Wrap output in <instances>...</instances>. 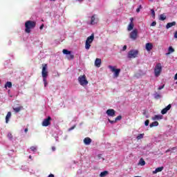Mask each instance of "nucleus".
I'll return each mask as SVG.
<instances>
[{
  "label": "nucleus",
  "mask_w": 177,
  "mask_h": 177,
  "mask_svg": "<svg viewBox=\"0 0 177 177\" xmlns=\"http://www.w3.org/2000/svg\"><path fill=\"white\" fill-rule=\"evenodd\" d=\"M35 26H37V22L35 21H26L25 22V32L30 34V32H31V30H34V28H35Z\"/></svg>",
  "instance_id": "f257e3e1"
},
{
  "label": "nucleus",
  "mask_w": 177,
  "mask_h": 177,
  "mask_svg": "<svg viewBox=\"0 0 177 177\" xmlns=\"http://www.w3.org/2000/svg\"><path fill=\"white\" fill-rule=\"evenodd\" d=\"M93 39H95L94 34H91V36L87 37L85 43V49H86L87 50H89V49H91V44L93 42Z\"/></svg>",
  "instance_id": "f03ea898"
},
{
  "label": "nucleus",
  "mask_w": 177,
  "mask_h": 177,
  "mask_svg": "<svg viewBox=\"0 0 177 177\" xmlns=\"http://www.w3.org/2000/svg\"><path fill=\"white\" fill-rule=\"evenodd\" d=\"M139 55V51L138 50H131L129 51L127 57L128 59H136Z\"/></svg>",
  "instance_id": "7ed1b4c3"
},
{
  "label": "nucleus",
  "mask_w": 177,
  "mask_h": 177,
  "mask_svg": "<svg viewBox=\"0 0 177 177\" xmlns=\"http://www.w3.org/2000/svg\"><path fill=\"white\" fill-rule=\"evenodd\" d=\"M116 68L117 66H113L111 65H109L108 66V68L111 69V73H114V77H115V78H118V77L120 76V73H121V69Z\"/></svg>",
  "instance_id": "20e7f679"
},
{
  "label": "nucleus",
  "mask_w": 177,
  "mask_h": 177,
  "mask_svg": "<svg viewBox=\"0 0 177 177\" xmlns=\"http://www.w3.org/2000/svg\"><path fill=\"white\" fill-rule=\"evenodd\" d=\"M161 71H162L161 63H158L154 68L155 77H158L161 74Z\"/></svg>",
  "instance_id": "39448f33"
},
{
  "label": "nucleus",
  "mask_w": 177,
  "mask_h": 177,
  "mask_svg": "<svg viewBox=\"0 0 177 177\" xmlns=\"http://www.w3.org/2000/svg\"><path fill=\"white\" fill-rule=\"evenodd\" d=\"M78 82L82 85V86H85L88 84V80H86V75H82L78 77Z\"/></svg>",
  "instance_id": "423d86ee"
},
{
  "label": "nucleus",
  "mask_w": 177,
  "mask_h": 177,
  "mask_svg": "<svg viewBox=\"0 0 177 177\" xmlns=\"http://www.w3.org/2000/svg\"><path fill=\"white\" fill-rule=\"evenodd\" d=\"M62 53H64V55H67L68 60H74V55L71 54V51L67 49H64Z\"/></svg>",
  "instance_id": "0eeeda50"
},
{
  "label": "nucleus",
  "mask_w": 177,
  "mask_h": 177,
  "mask_svg": "<svg viewBox=\"0 0 177 177\" xmlns=\"http://www.w3.org/2000/svg\"><path fill=\"white\" fill-rule=\"evenodd\" d=\"M43 68L41 71V75L43 78H47L48 77V64H42Z\"/></svg>",
  "instance_id": "6e6552de"
},
{
  "label": "nucleus",
  "mask_w": 177,
  "mask_h": 177,
  "mask_svg": "<svg viewBox=\"0 0 177 177\" xmlns=\"http://www.w3.org/2000/svg\"><path fill=\"white\" fill-rule=\"evenodd\" d=\"M129 38H131V39H133V41L136 40V39L138 38V30L137 29H134L133 31H131L130 32Z\"/></svg>",
  "instance_id": "1a4fd4ad"
},
{
  "label": "nucleus",
  "mask_w": 177,
  "mask_h": 177,
  "mask_svg": "<svg viewBox=\"0 0 177 177\" xmlns=\"http://www.w3.org/2000/svg\"><path fill=\"white\" fill-rule=\"evenodd\" d=\"M51 121H52V118L50 116H48L47 118L43 120L41 123L42 127H49Z\"/></svg>",
  "instance_id": "9d476101"
},
{
  "label": "nucleus",
  "mask_w": 177,
  "mask_h": 177,
  "mask_svg": "<svg viewBox=\"0 0 177 177\" xmlns=\"http://www.w3.org/2000/svg\"><path fill=\"white\" fill-rule=\"evenodd\" d=\"M98 21L99 19L96 18V15H94L91 17L90 24H91V26H94V24H97Z\"/></svg>",
  "instance_id": "9b49d317"
},
{
  "label": "nucleus",
  "mask_w": 177,
  "mask_h": 177,
  "mask_svg": "<svg viewBox=\"0 0 177 177\" xmlns=\"http://www.w3.org/2000/svg\"><path fill=\"white\" fill-rule=\"evenodd\" d=\"M134 26H135V25L133 24V18L131 17V18H130V23L127 27L128 31H132V30H133Z\"/></svg>",
  "instance_id": "f8f14e48"
},
{
  "label": "nucleus",
  "mask_w": 177,
  "mask_h": 177,
  "mask_svg": "<svg viewBox=\"0 0 177 177\" xmlns=\"http://www.w3.org/2000/svg\"><path fill=\"white\" fill-rule=\"evenodd\" d=\"M106 113L109 117H115V111L114 109H108Z\"/></svg>",
  "instance_id": "ddd939ff"
},
{
  "label": "nucleus",
  "mask_w": 177,
  "mask_h": 177,
  "mask_svg": "<svg viewBox=\"0 0 177 177\" xmlns=\"http://www.w3.org/2000/svg\"><path fill=\"white\" fill-rule=\"evenodd\" d=\"M171 107H172V105H171V104H169L168 105V106H166L165 109H163L161 111V114H167V113H168V111H169V110H171Z\"/></svg>",
  "instance_id": "4468645a"
},
{
  "label": "nucleus",
  "mask_w": 177,
  "mask_h": 177,
  "mask_svg": "<svg viewBox=\"0 0 177 177\" xmlns=\"http://www.w3.org/2000/svg\"><path fill=\"white\" fill-rule=\"evenodd\" d=\"M145 49L147 50V52H150V50H151V49H153V44L147 43L145 44Z\"/></svg>",
  "instance_id": "2eb2a0df"
},
{
  "label": "nucleus",
  "mask_w": 177,
  "mask_h": 177,
  "mask_svg": "<svg viewBox=\"0 0 177 177\" xmlns=\"http://www.w3.org/2000/svg\"><path fill=\"white\" fill-rule=\"evenodd\" d=\"M102 65V59L100 58H96L95 61V67H100Z\"/></svg>",
  "instance_id": "dca6fc26"
},
{
  "label": "nucleus",
  "mask_w": 177,
  "mask_h": 177,
  "mask_svg": "<svg viewBox=\"0 0 177 177\" xmlns=\"http://www.w3.org/2000/svg\"><path fill=\"white\" fill-rule=\"evenodd\" d=\"M84 143L86 145H91V143H92V139H91L89 137H86L84 139Z\"/></svg>",
  "instance_id": "f3484780"
},
{
  "label": "nucleus",
  "mask_w": 177,
  "mask_h": 177,
  "mask_svg": "<svg viewBox=\"0 0 177 177\" xmlns=\"http://www.w3.org/2000/svg\"><path fill=\"white\" fill-rule=\"evenodd\" d=\"M174 26H176V21L167 23L166 28L168 30L169 28H171V27H174Z\"/></svg>",
  "instance_id": "a211bd4d"
},
{
  "label": "nucleus",
  "mask_w": 177,
  "mask_h": 177,
  "mask_svg": "<svg viewBox=\"0 0 177 177\" xmlns=\"http://www.w3.org/2000/svg\"><path fill=\"white\" fill-rule=\"evenodd\" d=\"M10 117H12V112H8L6 116V123L8 124L9 122V120H10Z\"/></svg>",
  "instance_id": "6ab92c4d"
},
{
  "label": "nucleus",
  "mask_w": 177,
  "mask_h": 177,
  "mask_svg": "<svg viewBox=\"0 0 177 177\" xmlns=\"http://www.w3.org/2000/svg\"><path fill=\"white\" fill-rule=\"evenodd\" d=\"M164 169V167H158L153 171V174H158V172H161Z\"/></svg>",
  "instance_id": "aec40b11"
},
{
  "label": "nucleus",
  "mask_w": 177,
  "mask_h": 177,
  "mask_svg": "<svg viewBox=\"0 0 177 177\" xmlns=\"http://www.w3.org/2000/svg\"><path fill=\"white\" fill-rule=\"evenodd\" d=\"M174 52H175V49H174L172 46H169L168 49V53H167L166 55L167 56H168V55H171V53H174Z\"/></svg>",
  "instance_id": "412c9836"
},
{
  "label": "nucleus",
  "mask_w": 177,
  "mask_h": 177,
  "mask_svg": "<svg viewBox=\"0 0 177 177\" xmlns=\"http://www.w3.org/2000/svg\"><path fill=\"white\" fill-rule=\"evenodd\" d=\"M152 120H153V121H156V120H162V115H156Z\"/></svg>",
  "instance_id": "4be33fe9"
},
{
  "label": "nucleus",
  "mask_w": 177,
  "mask_h": 177,
  "mask_svg": "<svg viewBox=\"0 0 177 177\" xmlns=\"http://www.w3.org/2000/svg\"><path fill=\"white\" fill-rule=\"evenodd\" d=\"M138 164H139V165H141V167H143L144 165H146V161H145V160L142 158H141L140 159Z\"/></svg>",
  "instance_id": "5701e85b"
},
{
  "label": "nucleus",
  "mask_w": 177,
  "mask_h": 177,
  "mask_svg": "<svg viewBox=\"0 0 177 177\" xmlns=\"http://www.w3.org/2000/svg\"><path fill=\"white\" fill-rule=\"evenodd\" d=\"M14 111H15L16 113H19L20 112L21 110H23V106H18V107H15L13 108Z\"/></svg>",
  "instance_id": "b1692460"
},
{
  "label": "nucleus",
  "mask_w": 177,
  "mask_h": 177,
  "mask_svg": "<svg viewBox=\"0 0 177 177\" xmlns=\"http://www.w3.org/2000/svg\"><path fill=\"white\" fill-rule=\"evenodd\" d=\"M167 19V16H165V15L162 14L160 15L159 17V20H161L162 21H164V20Z\"/></svg>",
  "instance_id": "393cba45"
},
{
  "label": "nucleus",
  "mask_w": 177,
  "mask_h": 177,
  "mask_svg": "<svg viewBox=\"0 0 177 177\" xmlns=\"http://www.w3.org/2000/svg\"><path fill=\"white\" fill-rule=\"evenodd\" d=\"M150 128H153V127H158V122L155 121L150 124Z\"/></svg>",
  "instance_id": "a878e982"
},
{
  "label": "nucleus",
  "mask_w": 177,
  "mask_h": 177,
  "mask_svg": "<svg viewBox=\"0 0 177 177\" xmlns=\"http://www.w3.org/2000/svg\"><path fill=\"white\" fill-rule=\"evenodd\" d=\"M106 175H109V171H104L100 173V177H104V176H106Z\"/></svg>",
  "instance_id": "bb28decb"
},
{
  "label": "nucleus",
  "mask_w": 177,
  "mask_h": 177,
  "mask_svg": "<svg viewBox=\"0 0 177 177\" xmlns=\"http://www.w3.org/2000/svg\"><path fill=\"white\" fill-rule=\"evenodd\" d=\"M154 98L156 100L161 99V95L158 94V93H155Z\"/></svg>",
  "instance_id": "cd10ccee"
},
{
  "label": "nucleus",
  "mask_w": 177,
  "mask_h": 177,
  "mask_svg": "<svg viewBox=\"0 0 177 177\" xmlns=\"http://www.w3.org/2000/svg\"><path fill=\"white\" fill-rule=\"evenodd\" d=\"M12 83L10 82H7L5 84V88H11Z\"/></svg>",
  "instance_id": "c85d7f7f"
},
{
  "label": "nucleus",
  "mask_w": 177,
  "mask_h": 177,
  "mask_svg": "<svg viewBox=\"0 0 177 177\" xmlns=\"http://www.w3.org/2000/svg\"><path fill=\"white\" fill-rule=\"evenodd\" d=\"M145 136V133H141V134H139L138 136H137V140H140V139H143V137Z\"/></svg>",
  "instance_id": "c756f323"
},
{
  "label": "nucleus",
  "mask_w": 177,
  "mask_h": 177,
  "mask_svg": "<svg viewBox=\"0 0 177 177\" xmlns=\"http://www.w3.org/2000/svg\"><path fill=\"white\" fill-rule=\"evenodd\" d=\"M122 120V115H118V117L115 118V120L116 121H121Z\"/></svg>",
  "instance_id": "7c9ffc66"
},
{
  "label": "nucleus",
  "mask_w": 177,
  "mask_h": 177,
  "mask_svg": "<svg viewBox=\"0 0 177 177\" xmlns=\"http://www.w3.org/2000/svg\"><path fill=\"white\" fill-rule=\"evenodd\" d=\"M7 136L8 139H10V140H12L13 139V135H12V133H8Z\"/></svg>",
  "instance_id": "2f4dec72"
},
{
  "label": "nucleus",
  "mask_w": 177,
  "mask_h": 177,
  "mask_svg": "<svg viewBox=\"0 0 177 177\" xmlns=\"http://www.w3.org/2000/svg\"><path fill=\"white\" fill-rule=\"evenodd\" d=\"M43 81H44V86L45 87L48 86V82L46 81V77H43Z\"/></svg>",
  "instance_id": "473e14b6"
},
{
  "label": "nucleus",
  "mask_w": 177,
  "mask_h": 177,
  "mask_svg": "<svg viewBox=\"0 0 177 177\" xmlns=\"http://www.w3.org/2000/svg\"><path fill=\"white\" fill-rule=\"evenodd\" d=\"M143 115H146V118H149V115H147V111L145 110L142 113Z\"/></svg>",
  "instance_id": "72a5a7b5"
},
{
  "label": "nucleus",
  "mask_w": 177,
  "mask_h": 177,
  "mask_svg": "<svg viewBox=\"0 0 177 177\" xmlns=\"http://www.w3.org/2000/svg\"><path fill=\"white\" fill-rule=\"evenodd\" d=\"M149 124H150V120H147L145 122V127H149Z\"/></svg>",
  "instance_id": "f704fd0d"
},
{
  "label": "nucleus",
  "mask_w": 177,
  "mask_h": 177,
  "mask_svg": "<svg viewBox=\"0 0 177 177\" xmlns=\"http://www.w3.org/2000/svg\"><path fill=\"white\" fill-rule=\"evenodd\" d=\"M151 13L153 16V17H156V12L153 9L151 10Z\"/></svg>",
  "instance_id": "c9c22d12"
},
{
  "label": "nucleus",
  "mask_w": 177,
  "mask_h": 177,
  "mask_svg": "<svg viewBox=\"0 0 177 177\" xmlns=\"http://www.w3.org/2000/svg\"><path fill=\"white\" fill-rule=\"evenodd\" d=\"M165 87V84H163L162 86H160L158 88V91H161V89H164Z\"/></svg>",
  "instance_id": "e433bc0d"
},
{
  "label": "nucleus",
  "mask_w": 177,
  "mask_h": 177,
  "mask_svg": "<svg viewBox=\"0 0 177 177\" xmlns=\"http://www.w3.org/2000/svg\"><path fill=\"white\" fill-rule=\"evenodd\" d=\"M108 121H109V122H110V124H115V122H117L115 120H111L110 119H108Z\"/></svg>",
  "instance_id": "4c0bfd02"
},
{
  "label": "nucleus",
  "mask_w": 177,
  "mask_h": 177,
  "mask_svg": "<svg viewBox=\"0 0 177 177\" xmlns=\"http://www.w3.org/2000/svg\"><path fill=\"white\" fill-rule=\"evenodd\" d=\"M30 150L32 151H37V147H31Z\"/></svg>",
  "instance_id": "58836bf2"
},
{
  "label": "nucleus",
  "mask_w": 177,
  "mask_h": 177,
  "mask_svg": "<svg viewBox=\"0 0 177 177\" xmlns=\"http://www.w3.org/2000/svg\"><path fill=\"white\" fill-rule=\"evenodd\" d=\"M157 25V22H156V21H153L151 24V27H155V26H156Z\"/></svg>",
  "instance_id": "ea45409f"
},
{
  "label": "nucleus",
  "mask_w": 177,
  "mask_h": 177,
  "mask_svg": "<svg viewBox=\"0 0 177 177\" xmlns=\"http://www.w3.org/2000/svg\"><path fill=\"white\" fill-rule=\"evenodd\" d=\"M140 8H142V6H140V7L136 9L137 13H139L140 12Z\"/></svg>",
  "instance_id": "a19ab883"
},
{
  "label": "nucleus",
  "mask_w": 177,
  "mask_h": 177,
  "mask_svg": "<svg viewBox=\"0 0 177 177\" xmlns=\"http://www.w3.org/2000/svg\"><path fill=\"white\" fill-rule=\"evenodd\" d=\"M75 128V126H73L72 127L68 129V131H73Z\"/></svg>",
  "instance_id": "79ce46f5"
},
{
  "label": "nucleus",
  "mask_w": 177,
  "mask_h": 177,
  "mask_svg": "<svg viewBox=\"0 0 177 177\" xmlns=\"http://www.w3.org/2000/svg\"><path fill=\"white\" fill-rule=\"evenodd\" d=\"M44 24H41V26L39 27V29H40V30H42V29L44 28Z\"/></svg>",
  "instance_id": "37998d69"
},
{
  "label": "nucleus",
  "mask_w": 177,
  "mask_h": 177,
  "mask_svg": "<svg viewBox=\"0 0 177 177\" xmlns=\"http://www.w3.org/2000/svg\"><path fill=\"white\" fill-rule=\"evenodd\" d=\"M122 50H127V46H124L122 48Z\"/></svg>",
  "instance_id": "c03bdc74"
},
{
  "label": "nucleus",
  "mask_w": 177,
  "mask_h": 177,
  "mask_svg": "<svg viewBox=\"0 0 177 177\" xmlns=\"http://www.w3.org/2000/svg\"><path fill=\"white\" fill-rule=\"evenodd\" d=\"M97 157H98V158L100 160V158H102V154H98V155H97Z\"/></svg>",
  "instance_id": "a18cd8bd"
},
{
  "label": "nucleus",
  "mask_w": 177,
  "mask_h": 177,
  "mask_svg": "<svg viewBox=\"0 0 177 177\" xmlns=\"http://www.w3.org/2000/svg\"><path fill=\"white\" fill-rule=\"evenodd\" d=\"M52 150H53V151H55V150H56V147H52Z\"/></svg>",
  "instance_id": "49530a36"
},
{
  "label": "nucleus",
  "mask_w": 177,
  "mask_h": 177,
  "mask_svg": "<svg viewBox=\"0 0 177 177\" xmlns=\"http://www.w3.org/2000/svg\"><path fill=\"white\" fill-rule=\"evenodd\" d=\"M174 80H177V73H176L175 76H174Z\"/></svg>",
  "instance_id": "de8ad7c7"
},
{
  "label": "nucleus",
  "mask_w": 177,
  "mask_h": 177,
  "mask_svg": "<svg viewBox=\"0 0 177 177\" xmlns=\"http://www.w3.org/2000/svg\"><path fill=\"white\" fill-rule=\"evenodd\" d=\"M25 133H27L28 132V129H25Z\"/></svg>",
  "instance_id": "09e8293b"
},
{
  "label": "nucleus",
  "mask_w": 177,
  "mask_h": 177,
  "mask_svg": "<svg viewBox=\"0 0 177 177\" xmlns=\"http://www.w3.org/2000/svg\"><path fill=\"white\" fill-rule=\"evenodd\" d=\"M171 149H167V151H166V153H169V151H171Z\"/></svg>",
  "instance_id": "8fccbe9b"
},
{
  "label": "nucleus",
  "mask_w": 177,
  "mask_h": 177,
  "mask_svg": "<svg viewBox=\"0 0 177 177\" xmlns=\"http://www.w3.org/2000/svg\"><path fill=\"white\" fill-rule=\"evenodd\" d=\"M78 1H80V2H82V1H84V0H78Z\"/></svg>",
  "instance_id": "3c124183"
},
{
  "label": "nucleus",
  "mask_w": 177,
  "mask_h": 177,
  "mask_svg": "<svg viewBox=\"0 0 177 177\" xmlns=\"http://www.w3.org/2000/svg\"><path fill=\"white\" fill-rule=\"evenodd\" d=\"M29 158H32L31 156H29Z\"/></svg>",
  "instance_id": "603ef678"
},
{
  "label": "nucleus",
  "mask_w": 177,
  "mask_h": 177,
  "mask_svg": "<svg viewBox=\"0 0 177 177\" xmlns=\"http://www.w3.org/2000/svg\"><path fill=\"white\" fill-rule=\"evenodd\" d=\"M50 1H56V0H50Z\"/></svg>",
  "instance_id": "864d4df0"
},
{
  "label": "nucleus",
  "mask_w": 177,
  "mask_h": 177,
  "mask_svg": "<svg viewBox=\"0 0 177 177\" xmlns=\"http://www.w3.org/2000/svg\"><path fill=\"white\" fill-rule=\"evenodd\" d=\"M176 84H177V82H176Z\"/></svg>",
  "instance_id": "5fc2aeb1"
},
{
  "label": "nucleus",
  "mask_w": 177,
  "mask_h": 177,
  "mask_svg": "<svg viewBox=\"0 0 177 177\" xmlns=\"http://www.w3.org/2000/svg\"><path fill=\"white\" fill-rule=\"evenodd\" d=\"M149 1H153V0H149Z\"/></svg>",
  "instance_id": "6e6d98bb"
}]
</instances>
